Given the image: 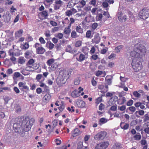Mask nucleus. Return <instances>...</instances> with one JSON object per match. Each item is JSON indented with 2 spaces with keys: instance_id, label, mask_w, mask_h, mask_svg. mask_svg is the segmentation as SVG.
I'll return each instance as SVG.
<instances>
[{
  "instance_id": "f03ea898",
  "label": "nucleus",
  "mask_w": 149,
  "mask_h": 149,
  "mask_svg": "<svg viewBox=\"0 0 149 149\" xmlns=\"http://www.w3.org/2000/svg\"><path fill=\"white\" fill-rule=\"evenodd\" d=\"M143 60L142 58L133 59L132 61L131 65L135 72H138L142 68V62Z\"/></svg>"
},
{
  "instance_id": "2eb2a0df",
  "label": "nucleus",
  "mask_w": 149,
  "mask_h": 149,
  "mask_svg": "<svg viewBox=\"0 0 149 149\" xmlns=\"http://www.w3.org/2000/svg\"><path fill=\"white\" fill-rule=\"evenodd\" d=\"M76 104L77 106L79 108H83L85 106V102L81 100H79L76 102Z\"/></svg>"
},
{
  "instance_id": "cd10ccee",
  "label": "nucleus",
  "mask_w": 149,
  "mask_h": 149,
  "mask_svg": "<svg viewBox=\"0 0 149 149\" xmlns=\"http://www.w3.org/2000/svg\"><path fill=\"white\" fill-rule=\"evenodd\" d=\"M29 43L27 42L24 43H23V44L21 45V47L22 49L26 50L29 47Z\"/></svg>"
},
{
  "instance_id": "b1692460",
  "label": "nucleus",
  "mask_w": 149,
  "mask_h": 149,
  "mask_svg": "<svg viewBox=\"0 0 149 149\" xmlns=\"http://www.w3.org/2000/svg\"><path fill=\"white\" fill-rule=\"evenodd\" d=\"M39 65L37 63H34L31 66H30V71H33L37 69L39 67Z\"/></svg>"
},
{
  "instance_id": "13d9d810",
  "label": "nucleus",
  "mask_w": 149,
  "mask_h": 149,
  "mask_svg": "<svg viewBox=\"0 0 149 149\" xmlns=\"http://www.w3.org/2000/svg\"><path fill=\"white\" fill-rule=\"evenodd\" d=\"M49 23L53 26H56L57 25V22L53 20L50 21Z\"/></svg>"
},
{
  "instance_id": "473e14b6",
  "label": "nucleus",
  "mask_w": 149,
  "mask_h": 149,
  "mask_svg": "<svg viewBox=\"0 0 149 149\" xmlns=\"http://www.w3.org/2000/svg\"><path fill=\"white\" fill-rule=\"evenodd\" d=\"M32 53V51H26L24 53V56L26 58H28L31 55Z\"/></svg>"
},
{
  "instance_id": "338daca9",
  "label": "nucleus",
  "mask_w": 149,
  "mask_h": 149,
  "mask_svg": "<svg viewBox=\"0 0 149 149\" xmlns=\"http://www.w3.org/2000/svg\"><path fill=\"white\" fill-rule=\"evenodd\" d=\"M39 40L41 44H44L46 42L45 41L42 37L40 38Z\"/></svg>"
},
{
  "instance_id": "2f4dec72",
  "label": "nucleus",
  "mask_w": 149,
  "mask_h": 149,
  "mask_svg": "<svg viewBox=\"0 0 149 149\" xmlns=\"http://www.w3.org/2000/svg\"><path fill=\"white\" fill-rule=\"evenodd\" d=\"M107 120L104 118H100L99 121V124L101 125L102 124H104L107 123Z\"/></svg>"
},
{
  "instance_id": "f8f14e48",
  "label": "nucleus",
  "mask_w": 149,
  "mask_h": 149,
  "mask_svg": "<svg viewBox=\"0 0 149 149\" xmlns=\"http://www.w3.org/2000/svg\"><path fill=\"white\" fill-rule=\"evenodd\" d=\"M134 49V50L131 51L130 53V56L134 58L133 59H137L139 58H142L140 56V54L136 52Z\"/></svg>"
},
{
  "instance_id": "20e7f679",
  "label": "nucleus",
  "mask_w": 149,
  "mask_h": 149,
  "mask_svg": "<svg viewBox=\"0 0 149 149\" xmlns=\"http://www.w3.org/2000/svg\"><path fill=\"white\" fill-rule=\"evenodd\" d=\"M139 16L141 19L146 20L149 17V12L148 9L146 8H143L139 12Z\"/></svg>"
},
{
  "instance_id": "bf43d9fd",
  "label": "nucleus",
  "mask_w": 149,
  "mask_h": 149,
  "mask_svg": "<svg viewBox=\"0 0 149 149\" xmlns=\"http://www.w3.org/2000/svg\"><path fill=\"white\" fill-rule=\"evenodd\" d=\"M133 102V101L132 100H129L127 102L126 105L128 106H131L132 105Z\"/></svg>"
},
{
  "instance_id": "9b49d317",
  "label": "nucleus",
  "mask_w": 149,
  "mask_h": 149,
  "mask_svg": "<svg viewBox=\"0 0 149 149\" xmlns=\"http://www.w3.org/2000/svg\"><path fill=\"white\" fill-rule=\"evenodd\" d=\"M62 1L61 0H56L54 5V9L55 10L59 9L62 5Z\"/></svg>"
},
{
  "instance_id": "4468645a",
  "label": "nucleus",
  "mask_w": 149,
  "mask_h": 149,
  "mask_svg": "<svg viewBox=\"0 0 149 149\" xmlns=\"http://www.w3.org/2000/svg\"><path fill=\"white\" fill-rule=\"evenodd\" d=\"M38 15L39 17H39V18L41 20H43L47 18V17L48 16V14L47 11H43L41 13H39Z\"/></svg>"
},
{
  "instance_id": "e433bc0d",
  "label": "nucleus",
  "mask_w": 149,
  "mask_h": 149,
  "mask_svg": "<svg viewBox=\"0 0 149 149\" xmlns=\"http://www.w3.org/2000/svg\"><path fill=\"white\" fill-rule=\"evenodd\" d=\"M82 42L81 40H77L75 42L74 46L76 47H79L82 45Z\"/></svg>"
},
{
  "instance_id": "bb28decb",
  "label": "nucleus",
  "mask_w": 149,
  "mask_h": 149,
  "mask_svg": "<svg viewBox=\"0 0 149 149\" xmlns=\"http://www.w3.org/2000/svg\"><path fill=\"white\" fill-rule=\"evenodd\" d=\"M100 37L98 36H95L94 38L92 40V42L93 43L95 44L98 43L100 41Z\"/></svg>"
},
{
  "instance_id": "0eeeda50",
  "label": "nucleus",
  "mask_w": 149,
  "mask_h": 149,
  "mask_svg": "<svg viewBox=\"0 0 149 149\" xmlns=\"http://www.w3.org/2000/svg\"><path fill=\"white\" fill-rule=\"evenodd\" d=\"M18 86L22 91L27 92L29 91V87L26 85V83L20 82L18 83Z\"/></svg>"
},
{
  "instance_id": "49530a36",
  "label": "nucleus",
  "mask_w": 149,
  "mask_h": 149,
  "mask_svg": "<svg viewBox=\"0 0 149 149\" xmlns=\"http://www.w3.org/2000/svg\"><path fill=\"white\" fill-rule=\"evenodd\" d=\"M103 17L102 15L101 14H98L96 16V19L97 21H101L102 20Z\"/></svg>"
},
{
  "instance_id": "680f3d73",
  "label": "nucleus",
  "mask_w": 149,
  "mask_h": 149,
  "mask_svg": "<svg viewBox=\"0 0 149 149\" xmlns=\"http://www.w3.org/2000/svg\"><path fill=\"white\" fill-rule=\"evenodd\" d=\"M65 14L67 16H70L72 15V12L70 10H67L65 12Z\"/></svg>"
},
{
  "instance_id": "79ce46f5",
  "label": "nucleus",
  "mask_w": 149,
  "mask_h": 149,
  "mask_svg": "<svg viewBox=\"0 0 149 149\" xmlns=\"http://www.w3.org/2000/svg\"><path fill=\"white\" fill-rule=\"evenodd\" d=\"M54 62V60L53 58L49 59L47 60V65L49 66H51Z\"/></svg>"
},
{
  "instance_id": "0e129e2a",
  "label": "nucleus",
  "mask_w": 149,
  "mask_h": 149,
  "mask_svg": "<svg viewBox=\"0 0 149 149\" xmlns=\"http://www.w3.org/2000/svg\"><path fill=\"white\" fill-rule=\"evenodd\" d=\"M80 3L81 5V7H83L86 4V1L84 0H81L80 1Z\"/></svg>"
},
{
  "instance_id": "37998d69",
  "label": "nucleus",
  "mask_w": 149,
  "mask_h": 149,
  "mask_svg": "<svg viewBox=\"0 0 149 149\" xmlns=\"http://www.w3.org/2000/svg\"><path fill=\"white\" fill-rule=\"evenodd\" d=\"M21 75V74L19 72H15L14 73L13 78V79H15L17 78L20 77Z\"/></svg>"
},
{
  "instance_id": "4d7b16f0",
  "label": "nucleus",
  "mask_w": 149,
  "mask_h": 149,
  "mask_svg": "<svg viewBox=\"0 0 149 149\" xmlns=\"http://www.w3.org/2000/svg\"><path fill=\"white\" fill-rule=\"evenodd\" d=\"M65 107V104L63 103H62L61 104V105L60 107H58L59 110L61 111H62L64 109Z\"/></svg>"
},
{
  "instance_id": "f3484780",
  "label": "nucleus",
  "mask_w": 149,
  "mask_h": 149,
  "mask_svg": "<svg viewBox=\"0 0 149 149\" xmlns=\"http://www.w3.org/2000/svg\"><path fill=\"white\" fill-rule=\"evenodd\" d=\"M81 133L80 130L78 128H76L72 132V135L73 137H76L79 136Z\"/></svg>"
},
{
  "instance_id": "39448f33",
  "label": "nucleus",
  "mask_w": 149,
  "mask_h": 149,
  "mask_svg": "<svg viewBox=\"0 0 149 149\" xmlns=\"http://www.w3.org/2000/svg\"><path fill=\"white\" fill-rule=\"evenodd\" d=\"M72 71V69H70L68 70H63L61 72V76L67 81L69 78Z\"/></svg>"
},
{
  "instance_id": "412c9836",
  "label": "nucleus",
  "mask_w": 149,
  "mask_h": 149,
  "mask_svg": "<svg viewBox=\"0 0 149 149\" xmlns=\"http://www.w3.org/2000/svg\"><path fill=\"white\" fill-rule=\"evenodd\" d=\"M121 128L124 130H126L128 129L129 127V124L125 122H121L120 124Z\"/></svg>"
},
{
  "instance_id": "603ef678",
  "label": "nucleus",
  "mask_w": 149,
  "mask_h": 149,
  "mask_svg": "<svg viewBox=\"0 0 149 149\" xmlns=\"http://www.w3.org/2000/svg\"><path fill=\"white\" fill-rule=\"evenodd\" d=\"M126 109V107L125 105H123L121 106H118V109L121 111H125Z\"/></svg>"
},
{
  "instance_id": "69168bd1",
  "label": "nucleus",
  "mask_w": 149,
  "mask_h": 149,
  "mask_svg": "<svg viewBox=\"0 0 149 149\" xmlns=\"http://www.w3.org/2000/svg\"><path fill=\"white\" fill-rule=\"evenodd\" d=\"M74 107L72 106L71 107V108L70 107H68L67 108V110H68L69 112H72L74 111Z\"/></svg>"
},
{
  "instance_id": "a878e982",
  "label": "nucleus",
  "mask_w": 149,
  "mask_h": 149,
  "mask_svg": "<svg viewBox=\"0 0 149 149\" xmlns=\"http://www.w3.org/2000/svg\"><path fill=\"white\" fill-rule=\"evenodd\" d=\"M71 96L74 98H76L79 97L80 95V94H78L77 93V90H75L72 91L71 94Z\"/></svg>"
},
{
  "instance_id": "7c9ffc66",
  "label": "nucleus",
  "mask_w": 149,
  "mask_h": 149,
  "mask_svg": "<svg viewBox=\"0 0 149 149\" xmlns=\"http://www.w3.org/2000/svg\"><path fill=\"white\" fill-rule=\"evenodd\" d=\"M134 139L135 140H140L141 138V135L139 133H137V134L133 136Z\"/></svg>"
},
{
  "instance_id": "a19ab883",
  "label": "nucleus",
  "mask_w": 149,
  "mask_h": 149,
  "mask_svg": "<svg viewBox=\"0 0 149 149\" xmlns=\"http://www.w3.org/2000/svg\"><path fill=\"white\" fill-rule=\"evenodd\" d=\"M80 81V77H77L74 80V84L76 85H78L79 84Z\"/></svg>"
},
{
  "instance_id": "09e8293b",
  "label": "nucleus",
  "mask_w": 149,
  "mask_h": 149,
  "mask_svg": "<svg viewBox=\"0 0 149 149\" xmlns=\"http://www.w3.org/2000/svg\"><path fill=\"white\" fill-rule=\"evenodd\" d=\"M71 36L72 38H76L78 37L77 35V33L75 31H72L71 34Z\"/></svg>"
},
{
  "instance_id": "6e6552de",
  "label": "nucleus",
  "mask_w": 149,
  "mask_h": 149,
  "mask_svg": "<svg viewBox=\"0 0 149 149\" xmlns=\"http://www.w3.org/2000/svg\"><path fill=\"white\" fill-rule=\"evenodd\" d=\"M41 46L40 44L38 43H36L34 45V47L36 48V53L38 54H42L45 52V49Z\"/></svg>"
},
{
  "instance_id": "774afa93",
  "label": "nucleus",
  "mask_w": 149,
  "mask_h": 149,
  "mask_svg": "<svg viewBox=\"0 0 149 149\" xmlns=\"http://www.w3.org/2000/svg\"><path fill=\"white\" fill-rule=\"evenodd\" d=\"M97 26L98 24L97 23H94L92 25V28L93 30H94L97 28Z\"/></svg>"
},
{
  "instance_id": "7ed1b4c3",
  "label": "nucleus",
  "mask_w": 149,
  "mask_h": 149,
  "mask_svg": "<svg viewBox=\"0 0 149 149\" xmlns=\"http://www.w3.org/2000/svg\"><path fill=\"white\" fill-rule=\"evenodd\" d=\"M134 49L136 51L139 52L140 56L142 58L145 56L146 52V47L141 44L137 43L134 46Z\"/></svg>"
},
{
  "instance_id": "de8ad7c7",
  "label": "nucleus",
  "mask_w": 149,
  "mask_h": 149,
  "mask_svg": "<svg viewBox=\"0 0 149 149\" xmlns=\"http://www.w3.org/2000/svg\"><path fill=\"white\" fill-rule=\"evenodd\" d=\"M58 67V65L56 63H53L51 65V68L52 70H55Z\"/></svg>"
},
{
  "instance_id": "c03bdc74",
  "label": "nucleus",
  "mask_w": 149,
  "mask_h": 149,
  "mask_svg": "<svg viewBox=\"0 0 149 149\" xmlns=\"http://www.w3.org/2000/svg\"><path fill=\"white\" fill-rule=\"evenodd\" d=\"M66 52L72 53L73 52L72 49L70 45H68L65 49Z\"/></svg>"
},
{
  "instance_id": "6e6d98bb",
  "label": "nucleus",
  "mask_w": 149,
  "mask_h": 149,
  "mask_svg": "<svg viewBox=\"0 0 149 149\" xmlns=\"http://www.w3.org/2000/svg\"><path fill=\"white\" fill-rule=\"evenodd\" d=\"M103 73V72L102 71L98 70L96 72L95 74L96 76L99 77Z\"/></svg>"
},
{
  "instance_id": "ea45409f",
  "label": "nucleus",
  "mask_w": 149,
  "mask_h": 149,
  "mask_svg": "<svg viewBox=\"0 0 149 149\" xmlns=\"http://www.w3.org/2000/svg\"><path fill=\"white\" fill-rule=\"evenodd\" d=\"M6 16V21L7 22L10 21V15L8 12H7L6 15H3V17Z\"/></svg>"
},
{
  "instance_id": "6ab92c4d",
  "label": "nucleus",
  "mask_w": 149,
  "mask_h": 149,
  "mask_svg": "<svg viewBox=\"0 0 149 149\" xmlns=\"http://www.w3.org/2000/svg\"><path fill=\"white\" fill-rule=\"evenodd\" d=\"M88 58V56L82 53L80 54L78 58L77 59V60L81 62L84 60L85 59H86Z\"/></svg>"
},
{
  "instance_id": "f257e3e1",
  "label": "nucleus",
  "mask_w": 149,
  "mask_h": 149,
  "mask_svg": "<svg viewBox=\"0 0 149 149\" xmlns=\"http://www.w3.org/2000/svg\"><path fill=\"white\" fill-rule=\"evenodd\" d=\"M15 119L17 122L13 124V128L15 132L19 134L21 136H23L25 135V132H28L30 130L31 126L26 122V120L22 121H22L21 117H18Z\"/></svg>"
},
{
  "instance_id": "4c0bfd02",
  "label": "nucleus",
  "mask_w": 149,
  "mask_h": 149,
  "mask_svg": "<svg viewBox=\"0 0 149 149\" xmlns=\"http://www.w3.org/2000/svg\"><path fill=\"white\" fill-rule=\"evenodd\" d=\"M18 62L19 63L22 64L25 62V60L23 57H19L18 59Z\"/></svg>"
},
{
  "instance_id": "f704fd0d",
  "label": "nucleus",
  "mask_w": 149,
  "mask_h": 149,
  "mask_svg": "<svg viewBox=\"0 0 149 149\" xmlns=\"http://www.w3.org/2000/svg\"><path fill=\"white\" fill-rule=\"evenodd\" d=\"M46 45H48V48L49 49H52L55 46L50 41L47 42L46 43Z\"/></svg>"
},
{
  "instance_id": "3c124183",
  "label": "nucleus",
  "mask_w": 149,
  "mask_h": 149,
  "mask_svg": "<svg viewBox=\"0 0 149 149\" xmlns=\"http://www.w3.org/2000/svg\"><path fill=\"white\" fill-rule=\"evenodd\" d=\"M133 95L137 98L141 96V94L137 91H134L133 93Z\"/></svg>"
},
{
  "instance_id": "aec40b11",
  "label": "nucleus",
  "mask_w": 149,
  "mask_h": 149,
  "mask_svg": "<svg viewBox=\"0 0 149 149\" xmlns=\"http://www.w3.org/2000/svg\"><path fill=\"white\" fill-rule=\"evenodd\" d=\"M53 0H44V3L46 8H47L52 4Z\"/></svg>"
},
{
  "instance_id": "4be33fe9",
  "label": "nucleus",
  "mask_w": 149,
  "mask_h": 149,
  "mask_svg": "<svg viewBox=\"0 0 149 149\" xmlns=\"http://www.w3.org/2000/svg\"><path fill=\"white\" fill-rule=\"evenodd\" d=\"M144 113L145 112L143 110H139L135 112V115L137 117L139 118L140 117V116H143Z\"/></svg>"
},
{
  "instance_id": "5fc2aeb1",
  "label": "nucleus",
  "mask_w": 149,
  "mask_h": 149,
  "mask_svg": "<svg viewBox=\"0 0 149 149\" xmlns=\"http://www.w3.org/2000/svg\"><path fill=\"white\" fill-rule=\"evenodd\" d=\"M23 33L22 29H20L18 30L17 32L15 33V35L16 36H21Z\"/></svg>"
},
{
  "instance_id": "052dcab7",
  "label": "nucleus",
  "mask_w": 149,
  "mask_h": 149,
  "mask_svg": "<svg viewBox=\"0 0 149 149\" xmlns=\"http://www.w3.org/2000/svg\"><path fill=\"white\" fill-rule=\"evenodd\" d=\"M102 101V98L101 97L97 98L96 99V103L97 104H99Z\"/></svg>"
},
{
  "instance_id": "864d4df0",
  "label": "nucleus",
  "mask_w": 149,
  "mask_h": 149,
  "mask_svg": "<svg viewBox=\"0 0 149 149\" xmlns=\"http://www.w3.org/2000/svg\"><path fill=\"white\" fill-rule=\"evenodd\" d=\"M143 122H146L149 120V116L148 114H145L143 117Z\"/></svg>"
},
{
  "instance_id": "c9c22d12",
  "label": "nucleus",
  "mask_w": 149,
  "mask_h": 149,
  "mask_svg": "<svg viewBox=\"0 0 149 149\" xmlns=\"http://www.w3.org/2000/svg\"><path fill=\"white\" fill-rule=\"evenodd\" d=\"M26 122L28 123L29 125L31 126V127L32 125L34 124L35 122V119L34 118H31L30 119L29 121L27 120Z\"/></svg>"
},
{
  "instance_id": "58836bf2",
  "label": "nucleus",
  "mask_w": 149,
  "mask_h": 149,
  "mask_svg": "<svg viewBox=\"0 0 149 149\" xmlns=\"http://www.w3.org/2000/svg\"><path fill=\"white\" fill-rule=\"evenodd\" d=\"M76 31L79 33H83V29L81 26H79L76 27Z\"/></svg>"
},
{
  "instance_id": "423d86ee",
  "label": "nucleus",
  "mask_w": 149,
  "mask_h": 149,
  "mask_svg": "<svg viewBox=\"0 0 149 149\" xmlns=\"http://www.w3.org/2000/svg\"><path fill=\"white\" fill-rule=\"evenodd\" d=\"M107 135V133L105 131H101L96 134L94 136L95 139L97 140L104 139Z\"/></svg>"
},
{
  "instance_id": "c85d7f7f",
  "label": "nucleus",
  "mask_w": 149,
  "mask_h": 149,
  "mask_svg": "<svg viewBox=\"0 0 149 149\" xmlns=\"http://www.w3.org/2000/svg\"><path fill=\"white\" fill-rule=\"evenodd\" d=\"M34 62L35 60L33 59L32 58L29 59L27 63V67L26 68H29L30 66H31L34 64Z\"/></svg>"
},
{
  "instance_id": "393cba45",
  "label": "nucleus",
  "mask_w": 149,
  "mask_h": 149,
  "mask_svg": "<svg viewBox=\"0 0 149 149\" xmlns=\"http://www.w3.org/2000/svg\"><path fill=\"white\" fill-rule=\"evenodd\" d=\"M134 105L137 108L140 107L141 109H143L145 108V106L143 104L140 102H137L134 104Z\"/></svg>"
},
{
  "instance_id": "e2e57ef3",
  "label": "nucleus",
  "mask_w": 149,
  "mask_h": 149,
  "mask_svg": "<svg viewBox=\"0 0 149 149\" xmlns=\"http://www.w3.org/2000/svg\"><path fill=\"white\" fill-rule=\"evenodd\" d=\"M42 74H38L36 76V79L38 81H40V80L42 78Z\"/></svg>"
},
{
  "instance_id": "8fccbe9b",
  "label": "nucleus",
  "mask_w": 149,
  "mask_h": 149,
  "mask_svg": "<svg viewBox=\"0 0 149 149\" xmlns=\"http://www.w3.org/2000/svg\"><path fill=\"white\" fill-rule=\"evenodd\" d=\"M83 148V142L81 141L79 142L78 144L77 149H84Z\"/></svg>"
},
{
  "instance_id": "c756f323",
  "label": "nucleus",
  "mask_w": 149,
  "mask_h": 149,
  "mask_svg": "<svg viewBox=\"0 0 149 149\" xmlns=\"http://www.w3.org/2000/svg\"><path fill=\"white\" fill-rule=\"evenodd\" d=\"M93 34H92L91 31L90 30H88L87 31L86 36L87 38H91L93 37Z\"/></svg>"
},
{
  "instance_id": "ddd939ff",
  "label": "nucleus",
  "mask_w": 149,
  "mask_h": 149,
  "mask_svg": "<svg viewBox=\"0 0 149 149\" xmlns=\"http://www.w3.org/2000/svg\"><path fill=\"white\" fill-rule=\"evenodd\" d=\"M67 81L63 78L61 76L58 77L56 80V82L58 85L62 86L65 84Z\"/></svg>"
},
{
  "instance_id": "72a5a7b5",
  "label": "nucleus",
  "mask_w": 149,
  "mask_h": 149,
  "mask_svg": "<svg viewBox=\"0 0 149 149\" xmlns=\"http://www.w3.org/2000/svg\"><path fill=\"white\" fill-rule=\"evenodd\" d=\"M51 95L49 94H46L44 97V99L47 102H49V100L51 99Z\"/></svg>"
},
{
  "instance_id": "5701e85b",
  "label": "nucleus",
  "mask_w": 149,
  "mask_h": 149,
  "mask_svg": "<svg viewBox=\"0 0 149 149\" xmlns=\"http://www.w3.org/2000/svg\"><path fill=\"white\" fill-rule=\"evenodd\" d=\"M81 51L85 55L87 56L89 52V49L87 46L83 47L81 49Z\"/></svg>"
},
{
  "instance_id": "1a4fd4ad",
  "label": "nucleus",
  "mask_w": 149,
  "mask_h": 149,
  "mask_svg": "<svg viewBox=\"0 0 149 149\" xmlns=\"http://www.w3.org/2000/svg\"><path fill=\"white\" fill-rule=\"evenodd\" d=\"M109 145L107 141H103L98 144L95 147V149H106Z\"/></svg>"
},
{
  "instance_id": "a18cd8bd",
  "label": "nucleus",
  "mask_w": 149,
  "mask_h": 149,
  "mask_svg": "<svg viewBox=\"0 0 149 149\" xmlns=\"http://www.w3.org/2000/svg\"><path fill=\"white\" fill-rule=\"evenodd\" d=\"M123 47V46L122 45H119L116 47L115 50L116 52L117 53L119 52L120 51V50Z\"/></svg>"
},
{
  "instance_id": "a211bd4d",
  "label": "nucleus",
  "mask_w": 149,
  "mask_h": 149,
  "mask_svg": "<svg viewBox=\"0 0 149 149\" xmlns=\"http://www.w3.org/2000/svg\"><path fill=\"white\" fill-rule=\"evenodd\" d=\"M71 26H68L67 27H66L64 29L63 33L64 34H65L68 36L67 37H65L66 38H67L68 37V36H69L70 33L71 32V29H70V28Z\"/></svg>"
},
{
  "instance_id": "dca6fc26",
  "label": "nucleus",
  "mask_w": 149,
  "mask_h": 149,
  "mask_svg": "<svg viewBox=\"0 0 149 149\" xmlns=\"http://www.w3.org/2000/svg\"><path fill=\"white\" fill-rule=\"evenodd\" d=\"M118 100L117 104L119 105H122L125 103L126 102V98L125 97H120Z\"/></svg>"
},
{
  "instance_id": "9d476101",
  "label": "nucleus",
  "mask_w": 149,
  "mask_h": 149,
  "mask_svg": "<svg viewBox=\"0 0 149 149\" xmlns=\"http://www.w3.org/2000/svg\"><path fill=\"white\" fill-rule=\"evenodd\" d=\"M117 16L119 21L121 22H125L127 20V15H123V14L121 11L118 13Z\"/></svg>"
}]
</instances>
